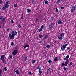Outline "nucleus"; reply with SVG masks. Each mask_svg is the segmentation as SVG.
Segmentation results:
<instances>
[{"instance_id":"23","label":"nucleus","mask_w":76,"mask_h":76,"mask_svg":"<svg viewBox=\"0 0 76 76\" xmlns=\"http://www.w3.org/2000/svg\"><path fill=\"white\" fill-rule=\"evenodd\" d=\"M17 34H18V32L16 31H15L14 33V36L15 35H17Z\"/></svg>"},{"instance_id":"20","label":"nucleus","mask_w":76,"mask_h":76,"mask_svg":"<svg viewBox=\"0 0 76 76\" xmlns=\"http://www.w3.org/2000/svg\"><path fill=\"white\" fill-rule=\"evenodd\" d=\"M23 15H24L23 13H22L21 14V19H23Z\"/></svg>"},{"instance_id":"8","label":"nucleus","mask_w":76,"mask_h":76,"mask_svg":"<svg viewBox=\"0 0 76 76\" xmlns=\"http://www.w3.org/2000/svg\"><path fill=\"white\" fill-rule=\"evenodd\" d=\"M65 48H66L65 46L64 45H63L61 47V51H64L65 50Z\"/></svg>"},{"instance_id":"53","label":"nucleus","mask_w":76,"mask_h":76,"mask_svg":"<svg viewBox=\"0 0 76 76\" xmlns=\"http://www.w3.org/2000/svg\"><path fill=\"white\" fill-rule=\"evenodd\" d=\"M39 43L40 44H42V41H40Z\"/></svg>"},{"instance_id":"25","label":"nucleus","mask_w":76,"mask_h":76,"mask_svg":"<svg viewBox=\"0 0 76 76\" xmlns=\"http://www.w3.org/2000/svg\"><path fill=\"white\" fill-rule=\"evenodd\" d=\"M66 58L68 59L69 58V55H67V56H66Z\"/></svg>"},{"instance_id":"11","label":"nucleus","mask_w":76,"mask_h":76,"mask_svg":"<svg viewBox=\"0 0 76 76\" xmlns=\"http://www.w3.org/2000/svg\"><path fill=\"white\" fill-rule=\"evenodd\" d=\"M62 1V0H58L56 3L57 4H59V3H60V2H61V1Z\"/></svg>"},{"instance_id":"47","label":"nucleus","mask_w":76,"mask_h":76,"mask_svg":"<svg viewBox=\"0 0 76 76\" xmlns=\"http://www.w3.org/2000/svg\"><path fill=\"white\" fill-rule=\"evenodd\" d=\"M67 50H69V51H70V48H69V47H68L67 48Z\"/></svg>"},{"instance_id":"27","label":"nucleus","mask_w":76,"mask_h":76,"mask_svg":"<svg viewBox=\"0 0 76 76\" xmlns=\"http://www.w3.org/2000/svg\"><path fill=\"white\" fill-rule=\"evenodd\" d=\"M42 29L41 28H40L39 29V32H41L42 31Z\"/></svg>"},{"instance_id":"59","label":"nucleus","mask_w":76,"mask_h":76,"mask_svg":"<svg viewBox=\"0 0 76 76\" xmlns=\"http://www.w3.org/2000/svg\"><path fill=\"white\" fill-rule=\"evenodd\" d=\"M1 25H0V28H1Z\"/></svg>"},{"instance_id":"40","label":"nucleus","mask_w":76,"mask_h":76,"mask_svg":"<svg viewBox=\"0 0 76 76\" xmlns=\"http://www.w3.org/2000/svg\"><path fill=\"white\" fill-rule=\"evenodd\" d=\"M15 49H16L18 50V49H19V47H18V46H16L15 48Z\"/></svg>"},{"instance_id":"26","label":"nucleus","mask_w":76,"mask_h":76,"mask_svg":"<svg viewBox=\"0 0 76 76\" xmlns=\"http://www.w3.org/2000/svg\"><path fill=\"white\" fill-rule=\"evenodd\" d=\"M48 63H50V64H51V63H52V61H51V60H49V61H48Z\"/></svg>"},{"instance_id":"33","label":"nucleus","mask_w":76,"mask_h":76,"mask_svg":"<svg viewBox=\"0 0 76 76\" xmlns=\"http://www.w3.org/2000/svg\"><path fill=\"white\" fill-rule=\"evenodd\" d=\"M2 73H3V72H2V70H1V69H0V75H1Z\"/></svg>"},{"instance_id":"56","label":"nucleus","mask_w":76,"mask_h":76,"mask_svg":"<svg viewBox=\"0 0 76 76\" xmlns=\"http://www.w3.org/2000/svg\"><path fill=\"white\" fill-rule=\"evenodd\" d=\"M9 29H10V28H7V31H9Z\"/></svg>"},{"instance_id":"62","label":"nucleus","mask_w":76,"mask_h":76,"mask_svg":"<svg viewBox=\"0 0 76 76\" xmlns=\"http://www.w3.org/2000/svg\"><path fill=\"white\" fill-rule=\"evenodd\" d=\"M0 76H2V75H1Z\"/></svg>"},{"instance_id":"31","label":"nucleus","mask_w":76,"mask_h":76,"mask_svg":"<svg viewBox=\"0 0 76 76\" xmlns=\"http://www.w3.org/2000/svg\"><path fill=\"white\" fill-rule=\"evenodd\" d=\"M64 33H62L61 35V37H64Z\"/></svg>"},{"instance_id":"63","label":"nucleus","mask_w":76,"mask_h":76,"mask_svg":"<svg viewBox=\"0 0 76 76\" xmlns=\"http://www.w3.org/2000/svg\"><path fill=\"white\" fill-rule=\"evenodd\" d=\"M71 66L69 65V66Z\"/></svg>"},{"instance_id":"55","label":"nucleus","mask_w":76,"mask_h":76,"mask_svg":"<svg viewBox=\"0 0 76 76\" xmlns=\"http://www.w3.org/2000/svg\"><path fill=\"white\" fill-rule=\"evenodd\" d=\"M34 2H35V1H34V0H33L32 1V3H34Z\"/></svg>"},{"instance_id":"18","label":"nucleus","mask_w":76,"mask_h":76,"mask_svg":"<svg viewBox=\"0 0 76 76\" xmlns=\"http://www.w3.org/2000/svg\"><path fill=\"white\" fill-rule=\"evenodd\" d=\"M45 4H48V1L47 0L45 1Z\"/></svg>"},{"instance_id":"29","label":"nucleus","mask_w":76,"mask_h":76,"mask_svg":"<svg viewBox=\"0 0 76 76\" xmlns=\"http://www.w3.org/2000/svg\"><path fill=\"white\" fill-rule=\"evenodd\" d=\"M14 7H18V6L17 5V4H15L14 5Z\"/></svg>"},{"instance_id":"52","label":"nucleus","mask_w":76,"mask_h":76,"mask_svg":"<svg viewBox=\"0 0 76 76\" xmlns=\"http://www.w3.org/2000/svg\"><path fill=\"white\" fill-rule=\"evenodd\" d=\"M11 23H14V22H13V20H11Z\"/></svg>"},{"instance_id":"1","label":"nucleus","mask_w":76,"mask_h":76,"mask_svg":"<svg viewBox=\"0 0 76 76\" xmlns=\"http://www.w3.org/2000/svg\"><path fill=\"white\" fill-rule=\"evenodd\" d=\"M9 1H7L5 4V6L3 7L2 10H5L6 9H7L9 7Z\"/></svg>"},{"instance_id":"24","label":"nucleus","mask_w":76,"mask_h":76,"mask_svg":"<svg viewBox=\"0 0 76 76\" xmlns=\"http://www.w3.org/2000/svg\"><path fill=\"white\" fill-rule=\"evenodd\" d=\"M32 63H33L34 64V63H35V61L34 60H33L32 61Z\"/></svg>"},{"instance_id":"50","label":"nucleus","mask_w":76,"mask_h":76,"mask_svg":"<svg viewBox=\"0 0 76 76\" xmlns=\"http://www.w3.org/2000/svg\"><path fill=\"white\" fill-rule=\"evenodd\" d=\"M38 19L37 18L36 20V22H38Z\"/></svg>"},{"instance_id":"44","label":"nucleus","mask_w":76,"mask_h":76,"mask_svg":"<svg viewBox=\"0 0 76 76\" xmlns=\"http://www.w3.org/2000/svg\"><path fill=\"white\" fill-rule=\"evenodd\" d=\"M18 26L19 28H21V25H20V24H19L18 25Z\"/></svg>"},{"instance_id":"30","label":"nucleus","mask_w":76,"mask_h":76,"mask_svg":"<svg viewBox=\"0 0 76 76\" xmlns=\"http://www.w3.org/2000/svg\"><path fill=\"white\" fill-rule=\"evenodd\" d=\"M59 12V11H58V10L57 9V8H56V12Z\"/></svg>"},{"instance_id":"16","label":"nucleus","mask_w":76,"mask_h":76,"mask_svg":"<svg viewBox=\"0 0 76 76\" xmlns=\"http://www.w3.org/2000/svg\"><path fill=\"white\" fill-rule=\"evenodd\" d=\"M58 24H59L60 25H61V24H62V21L61 20H59L58 21Z\"/></svg>"},{"instance_id":"21","label":"nucleus","mask_w":76,"mask_h":76,"mask_svg":"<svg viewBox=\"0 0 76 76\" xmlns=\"http://www.w3.org/2000/svg\"><path fill=\"white\" fill-rule=\"evenodd\" d=\"M54 61L56 62L57 61V57H56L54 59Z\"/></svg>"},{"instance_id":"6","label":"nucleus","mask_w":76,"mask_h":76,"mask_svg":"<svg viewBox=\"0 0 76 76\" xmlns=\"http://www.w3.org/2000/svg\"><path fill=\"white\" fill-rule=\"evenodd\" d=\"M53 26H54L53 23L51 24L49 26L50 29H51L53 28Z\"/></svg>"},{"instance_id":"14","label":"nucleus","mask_w":76,"mask_h":76,"mask_svg":"<svg viewBox=\"0 0 76 76\" xmlns=\"http://www.w3.org/2000/svg\"><path fill=\"white\" fill-rule=\"evenodd\" d=\"M50 46L49 45L47 44L46 45V48H48V49L50 48Z\"/></svg>"},{"instance_id":"10","label":"nucleus","mask_w":76,"mask_h":76,"mask_svg":"<svg viewBox=\"0 0 76 76\" xmlns=\"http://www.w3.org/2000/svg\"><path fill=\"white\" fill-rule=\"evenodd\" d=\"M29 47V45L28 44H27L24 47V48H26V47Z\"/></svg>"},{"instance_id":"41","label":"nucleus","mask_w":76,"mask_h":76,"mask_svg":"<svg viewBox=\"0 0 76 76\" xmlns=\"http://www.w3.org/2000/svg\"><path fill=\"white\" fill-rule=\"evenodd\" d=\"M63 59H64V60H66V61H67V60H68V59H67V58H66V57H65V58H64Z\"/></svg>"},{"instance_id":"60","label":"nucleus","mask_w":76,"mask_h":76,"mask_svg":"<svg viewBox=\"0 0 76 76\" xmlns=\"http://www.w3.org/2000/svg\"><path fill=\"white\" fill-rule=\"evenodd\" d=\"M44 70V68H43L42 69V70Z\"/></svg>"},{"instance_id":"5","label":"nucleus","mask_w":76,"mask_h":76,"mask_svg":"<svg viewBox=\"0 0 76 76\" xmlns=\"http://www.w3.org/2000/svg\"><path fill=\"white\" fill-rule=\"evenodd\" d=\"M42 73V71L41 69V68H40V69L39 70V75L40 76Z\"/></svg>"},{"instance_id":"4","label":"nucleus","mask_w":76,"mask_h":76,"mask_svg":"<svg viewBox=\"0 0 76 76\" xmlns=\"http://www.w3.org/2000/svg\"><path fill=\"white\" fill-rule=\"evenodd\" d=\"M18 51L17 50H14L12 53V54L14 55V56H16V54L18 53Z\"/></svg>"},{"instance_id":"28","label":"nucleus","mask_w":76,"mask_h":76,"mask_svg":"<svg viewBox=\"0 0 76 76\" xmlns=\"http://www.w3.org/2000/svg\"><path fill=\"white\" fill-rule=\"evenodd\" d=\"M40 28L42 29H44V25H42Z\"/></svg>"},{"instance_id":"12","label":"nucleus","mask_w":76,"mask_h":76,"mask_svg":"<svg viewBox=\"0 0 76 76\" xmlns=\"http://www.w3.org/2000/svg\"><path fill=\"white\" fill-rule=\"evenodd\" d=\"M2 19V23H4L5 22V19H6L5 18H3Z\"/></svg>"},{"instance_id":"36","label":"nucleus","mask_w":76,"mask_h":76,"mask_svg":"<svg viewBox=\"0 0 76 76\" xmlns=\"http://www.w3.org/2000/svg\"><path fill=\"white\" fill-rule=\"evenodd\" d=\"M1 60L2 61V62H3V63H5V60H4V59Z\"/></svg>"},{"instance_id":"35","label":"nucleus","mask_w":76,"mask_h":76,"mask_svg":"<svg viewBox=\"0 0 76 76\" xmlns=\"http://www.w3.org/2000/svg\"><path fill=\"white\" fill-rule=\"evenodd\" d=\"M28 75H31L32 73L30 71L28 73Z\"/></svg>"},{"instance_id":"13","label":"nucleus","mask_w":76,"mask_h":76,"mask_svg":"<svg viewBox=\"0 0 76 76\" xmlns=\"http://www.w3.org/2000/svg\"><path fill=\"white\" fill-rule=\"evenodd\" d=\"M48 37V35H47L45 36L44 37V38H43V40H45V39L47 38V37Z\"/></svg>"},{"instance_id":"42","label":"nucleus","mask_w":76,"mask_h":76,"mask_svg":"<svg viewBox=\"0 0 76 76\" xmlns=\"http://www.w3.org/2000/svg\"><path fill=\"white\" fill-rule=\"evenodd\" d=\"M27 60V57H25V58H24V60L25 61H26Z\"/></svg>"},{"instance_id":"2","label":"nucleus","mask_w":76,"mask_h":76,"mask_svg":"<svg viewBox=\"0 0 76 76\" xmlns=\"http://www.w3.org/2000/svg\"><path fill=\"white\" fill-rule=\"evenodd\" d=\"M69 60H67L65 62V63L64 64V62H63V63H62V66H64V65H65V66H66L67 65V64L69 63Z\"/></svg>"},{"instance_id":"57","label":"nucleus","mask_w":76,"mask_h":76,"mask_svg":"<svg viewBox=\"0 0 76 76\" xmlns=\"http://www.w3.org/2000/svg\"><path fill=\"white\" fill-rule=\"evenodd\" d=\"M50 70V68H49L48 69V71H47V73L48 72V71H49V70Z\"/></svg>"},{"instance_id":"58","label":"nucleus","mask_w":76,"mask_h":76,"mask_svg":"<svg viewBox=\"0 0 76 76\" xmlns=\"http://www.w3.org/2000/svg\"><path fill=\"white\" fill-rule=\"evenodd\" d=\"M10 36H11V34H10Z\"/></svg>"},{"instance_id":"54","label":"nucleus","mask_w":76,"mask_h":76,"mask_svg":"<svg viewBox=\"0 0 76 76\" xmlns=\"http://www.w3.org/2000/svg\"><path fill=\"white\" fill-rule=\"evenodd\" d=\"M14 32H15V30H14V31H12V34H14Z\"/></svg>"},{"instance_id":"45","label":"nucleus","mask_w":76,"mask_h":76,"mask_svg":"<svg viewBox=\"0 0 76 76\" xmlns=\"http://www.w3.org/2000/svg\"><path fill=\"white\" fill-rule=\"evenodd\" d=\"M11 45H14V43L12 42L11 43Z\"/></svg>"},{"instance_id":"48","label":"nucleus","mask_w":76,"mask_h":76,"mask_svg":"<svg viewBox=\"0 0 76 76\" xmlns=\"http://www.w3.org/2000/svg\"><path fill=\"white\" fill-rule=\"evenodd\" d=\"M73 64V63L72 62H71L70 64H69V65H70V66H72Z\"/></svg>"},{"instance_id":"61","label":"nucleus","mask_w":76,"mask_h":76,"mask_svg":"<svg viewBox=\"0 0 76 76\" xmlns=\"http://www.w3.org/2000/svg\"><path fill=\"white\" fill-rule=\"evenodd\" d=\"M26 42H28V41H27Z\"/></svg>"},{"instance_id":"46","label":"nucleus","mask_w":76,"mask_h":76,"mask_svg":"<svg viewBox=\"0 0 76 76\" xmlns=\"http://www.w3.org/2000/svg\"><path fill=\"white\" fill-rule=\"evenodd\" d=\"M2 3H3V1L2 0H0V4H1Z\"/></svg>"},{"instance_id":"17","label":"nucleus","mask_w":76,"mask_h":76,"mask_svg":"<svg viewBox=\"0 0 76 76\" xmlns=\"http://www.w3.org/2000/svg\"><path fill=\"white\" fill-rule=\"evenodd\" d=\"M27 12L28 13H30L31 12V10L30 9H28L27 10Z\"/></svg>"},{"instance_id":"9","label":"nucleus","mask_w":76,"mask_h":76,"mask_svg":"<svg viewBox=\"0 0 76 76\" xmlns=\"http://www.w3.org/2000/svg\"><path fill=\"white\" fill-rule=\"evenodd\" d=\"M0 58L1 60L4 59V55H2L1 56Z\"/></svg>"},{"instance_id":"34","label":"nucleus","mask_w":76,"mask_h":76,"mask_svg":"<svg viewBox=\"0 0 76 76\" xmlns=\"http://www.w3.org/2000/svg\"><path fill=\"white\" fill-rule=\"evenodd\" d=\"M40 68H41V67H40L39 66H37V69H39V70L40 69Z\"/></svg>"},{"instance_id":"22","label":"nucleus","mask_w":76,"mask_h":76,"mask_svg":"<svg viewBox=\"0 0 76 76\" xmlns=\"http://www.w3.org/2000/svg\"><path fill=\"white\" fill-rule=\"evenodd\" d=\"M15 72L16 73V74H19V72L18 70H16L15 71Z\"/></svg>"},{"instance_id":"49","label":"nucleus","mask_w":76,"mask_h":76,"mask_svg":"<svg viewBox=\"0 0 76 76\" xmlns=\"http://www.w3.org/2000/svg\"><path fill=\"white\" fill-rule=\"evenodd\" d=\"M64 7H61V10H62V9H64Z\"/></svg>"},{"instance_id":"19","label":"nucleus","mask_w":76,"mask_h":76,"mask_svg":"<svg viewBox=\"0 0 76 76\" xmlns=\"http://www.w3.org/2000/svg\"><path fill=\"white\" fill-rule=\"evenodd\" d=\"M58 38L60 40H62V39H63V37H59Z\"/></svg>"},{"instance_id":"43","label":"nucleus","mask_w":76,"mask_h":76,"mask_svg":"<svg viewBox=\"0 0 76 76\" xmlns=\"http://www.w3.org/2000/svg\"><path fill=\"white\" fill-rule=\"evenodd\" d=\"M67 45H68V44H65V45H64V46H65V48H66V46H67Z\"/></svg>"},{"instance_id":"51","label":"nucleus","mask_w":76,"mask_h":76,"mask_svg":"<svg viewBox=\"0 0 76 76\" xmlns=\"http://www.w3.org/2000/svg\"><path fill=\"white\" fill-rule=\"evenodd\" d=\"M51 19L52 20H54V18L53 17H52Z\"/></svg>"},{"instance_id":"7","label":"nucleus","mask_w":76,"mask_h":76,"mask_svg":"<svg viewBox=\"0 0 76 76\" xmlns=\"http://www.w3.org/2000/svg\"><path fill=\"white\" fill-rule=\"evenodd\" d=\"M14 36H15L13 34H12L9 37L10 38V39H14Z\"/></svg>"},{"instance_id":"15","label":"nucleus","mask_w":76,"mask_h":76,"mask_svg":"<svg viewBox=\"0 0 76 76\" xmlns=\"http://www.w3.org/2000/svg\"><path fill=\"white\" fill-rule=\"evenodd\" d=\"M39 38H42V37H43V36L41 34H40L39 35Z\"/></svg>"},{"instance_id":"32","label":"nucleus","mask_w":76,"mask_h":76,"mask_svg":"<svg viewBox=\"0 0 76 76\" xmlns=\"http://www.w3.org/2000/svg\"><path fill=\"white\" fill-rule=\"evenodd\" d=\"M7 67H5L4 68V71H7Z\"/></svg>"},{"instance_id":"37","label":"nucleus","mask_w":76,"mask_h":76,"mask_svg":"<svg viewBox=\"0 0 76 76\" xmlns=\"http://www.w3.org/2000/svg\"><path fill=\"white\" fill-rule=\"evenodd\" d=\"M12 57L13 55H10L9 56V57H10V58H12Z\"/></svg>"},{"instance_id":"39","label":"nucleus","mask_w":76,"mask_h":76,"mask_svg":"<svg viewBox=\"0 0 76 76\" xmlns=\"http://www.w3.org/2000/svg\"><path fill=\"white\" fill-rule=\"evenodd\" d=\"M63 68L64 69V70H67V68H65V67H64V66L63 67Z\"/></svg>"},{"instance_id":"38","label":"nucleus","mask_w":76,"mask_h":76,"mask_svg":"<svg viewBox=\"0 0 76 76\" xmlns=\"http://www.w3.org/2000/svg\"><path fill=\"white\" fill-rule=\"evenodd\" d=\"M3 18V16H1L0 17V19L2 20V19Z\"/></svg>"},{"instance_id":"3","label":"nucleus","mask_w":76,"mask_h":76,"mask_svg":"<svg viewBox=\"0 0 76 76\" xmlns=\"http://www.w3.org/2000/svg\"><path fill=\"white\" fill-rule=\"evenodd\" d=\"M72 9L71 10V13H73L75 10H76V7L75 6H72Z\"/></svg>"}]
</instances>
